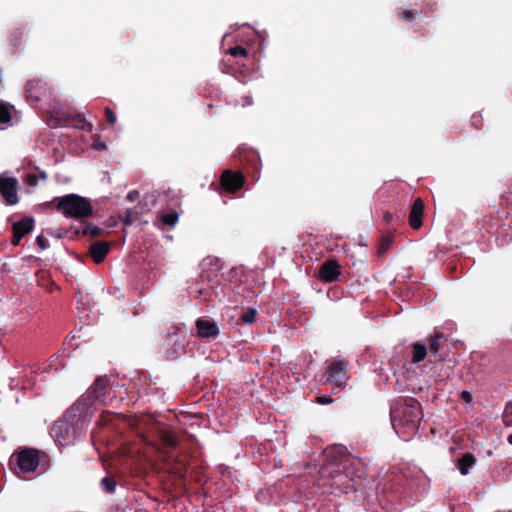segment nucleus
Wrapping results in <instances>:
<instances>
[{
  "instance_id": "nucleus-23",
  "label": "nucleus",
  "mask_w": 512,
  "mask_h": 512,
  "mask_svg": "<svg viewBox=\"0 0 512 512\" xmlns=\"http://www.w3.org/2000/svg\"><path fill=\"white\" fill-rule=\"evenodd\" d=\"M50 435L59 447L64 446V421L58 419L50 428Z\"/></svg>"
},
{
  "instance_id": "nucleus-19",
  "label": "nucleus",
  "mask_w": 512,
  "mask_h": 512,
  "mask_svg": "<svg viewBox=\"0 0 512 512\" xmlns=\"http://www.w3.org/2000/svg\"><path fill=\"white\" fill-rule=\"evenodd\" d=\"M238 161L242 166H248L252 172H258L260 168L259 155L252 150L239 151Z\"/></svg>"
},
{
  "instance_id": "nucleus-41",
  "label": "nucleus",
  "mask_w": 512,
  "mask_h": 512,
  "mask_svg": "<svg viewBox=\"0 0 512 512\" xmlns=\"http://www.w3.org/2000/svg\"><path fill=\"white\" fill-rule=\"evenodd\" d=\"M472 125L479 129L482 126V118L479 115L472 116Z\"/></svg>"
},
{
  "instance_id": "nucleus-35",
  "label": "nucleus",
  "mask_w": 512,
  "mask_h": 512,
  "mask_svg": "<svg viewBox=\"0 0 512 512\" xmlns=\"http://www.w3.org/2000/svg\"><path fill=\"white\" fill-rule=\"evenodd\" d=\"M24 181L30 186H36L38 183V176L33 173L27 174Z\"/></svg>"
},
{
  "instance_id": "nucleus-51",
  "label": "nucleus",
  "mask_w": 512,
  "mask_h": 512,
  "mask_svg": "<svg viewBox=\"0 0 512 512\" xmlns=\"http://www.w3.org/2000/svg\"><path fill=\"white\" fill-rule=\"evenodd\" d=\"M402 219H403V217H402V216H398V221H399V222H401V221H402Z\"/></svg>"
},
{
  "instance_id": "nucleus-46",
  "label": "nucleus",
  "mask_w": 512,
  "mask_h": 512,
  "mask_svg": "<svg viewBox=\"0 0 512 512\" xmlns=\"http://www.w3.org/2000/svg\"><path fill=\"white\" fill-rule=\"evenodd\" d=\"M49 289V291H53V289H57V290H60V287L58 285H56L53 281L51 282V287H47Z\"/></svg>"
},
{
  "instance_id": "nucleus-4",
  "label": "nucleus",
  "mask_w": 512,
  "mask_h": 512,
  "mask_svg": "<svg viewBox=\"0 0 512 512\" xmlns=\"http://www.w3.org/2000/svg\"><path fill=\"white\" fill-rule=\"evenodd\" d=\"M46 459L45 452L33 447L20 446L10 456L8 466L17 477L30 479Z\"/></svg>"
},
{
  "instance_id": "nucleus-43",
  "label": "nucleus",
  "mask_w": 512,
  "mask_h": 512,
  "mask_svg": "<svg viewBox=\"0 0 512 512\" xmlns=\"http://www.w3.org/2000/svg\"><path fill=\"white\" fill-rule=\"evenodd\" d=\"M92 147L97 151H102L107 148L106 144L104 142H94L92 144Z\"/></svg>"
},
{
  "instance_id": "nucleus-14",
  "label": "nucleus",
  "mask_w": 512,
  "mask_h": 512,
  "mask_svg": "<svg viewBox=\"0 0 512 512\" xmlns=\"http://www.w3.org/2000/svg\"><path fill=\"white\" fill-rule=\"evenodd\" d=\"M46 94L45 83L40 79L27 81L25 85L26 99L31 103H37Z\"/></svg>"
},
{
  "instance_id": "nucleus-37",
  "label": "nucleus",
  "mask_w": 512,
  "mask_h": 512,
  "mask_svg": "<svg viewBox=\"0 0 512 512\" xmlns=\"http://www.w3.org/2000/svg\"><path fill=\"white\" fill-rule=\"evenodd\" d=\"M36 242L41 249H45L48 247V240L42 235H39L36 238Z\"/></svg>"
},
{
  "instance_id": "nucleus-40",
  "label": "nucleus",
  "mask_w": 512,
  "mask_h": 512,
  "mask_svg": "<svg viewBox=\"0 0 512 512\" xmlns=\"http://www.w3.org/2000/svg\"><path fill=\"white\" fill-rule=\"evenodd\" d=\"M316 402L318 404H322V405H325V404H329L332 402V398L330 396H318L316 398Z\"/></svg>"
},
{
  "instance_id": "nucleus-3",
  "label": "nucleus",
  "mask_w": 512,
  "mask_h": 512,
  "mask_svg": "<svg viewBox=\"0 0 512 512\" xmlns=\"http://www.w3.org/2000/svg\"><path fill=\"white\" fill-rule=\"evenodd\" d=\"M391 423L397 434L410 436L414 434L423 418L420 402L414 397H406L402 403L391 408Z\"/></svg>"
},
{
  "instance_id": "nucleus-17",
  "label": "nucleus",
  "mask_w": 512,
  "mask_h": 512,
  "mask_svg": "<svg viewBox=\"0 0 512 512\" xmlns=\"http://www.w3.org/2000/svg\"><path fill=\"white\" fill-rule=\"evenodd\" d=\"M445 334L441 331L435 330L433 335L428 339L429 355L433 357V361H442L444 356L440 354V347L442 342H445Z\"/></svg>"
},
{
  "instance_id": "nucleus-6",
  "label": "nucleus",
  "mask_w": 512,
  "mask_h": 512,
  "mask_svg": "<svg viewBox=\"0 0 512 512\" xmlns=\"http://www.w3.org/2000/svg\"><path fill=\"white\" fill-rule=\"evenodd\" d=\"M186 333L179 325L171 324L163 332L161 348L170 359L176 358L185 352Z\"/></svg>"
},
{
  "instance_id": "nucleus-42",
  "label": "nucleus",
  "mask_w": 512,
  "mask_h": 512,
  "mask_svg": "<svg viewBox=\"0 0 512 512\" xmlns=\"http://www.w3.org/2000/svg\"><path fill=\"white\" fill-rule=\"evenodd\" d=\"M55 202L57 210L64 213V197L57 198Z\"/></svg>"
},
{
  "instance_id": "nucleus-5",
  "label": "nucleus",
  "mask_w": 512,
  "mask_h": 512,
  "mask_svg": "<svg viewBox=\"0 0 512 512\" xmlns=\"http://www.w3.org/2000/svg\"><path fill=\"white\" fill-rule=\"evenodd\" d=\"M327 457L337 461L340 468L347 474L348 479L354 486L366 474V468L361 461L348 455L342 446L333 447L327 450Z\"/></svg>"
},
{
  "instance_id": "nucleus-31",
  "label": "nucleus",
  "mask_w": 512,
  "mask_h": 512,
  "mask_svg": "<svg viewBox=\"0 0 512 512\" xmlns=\"http://www.w3.org/2000/svg\"><path fill=\"white\" fill-rule=\"evenodd\" d=\"M257 311L254 308H248L240 317V321L244 323H253L256 319Z\"/></svg>"
},
{
  "instance_id": "nucleus-15",
  "label": "nucleus",
  "mask_w": 512,
  "mask_h": 512,
  "mask_svg": "<svg viewBox=\"0 0 512 512\" xmlns=\"http://www.w3.org/2000/svg\"><path fill=\"white\" fill-rule=\"evenodd\" d=\"M340 272L341 266L337 261L327 260L319 268V279L323 282L331 283L338 279Z\"/></svg>"
},
{
  "instance_id": "nucleus-50",
  "label": "nucleus",
  "mask_w": 512,
  "mask_h": 512,
  "mask_svg": "<svg viewBox=\"0 0 512 512\" xmlns=\"http://www.w3.org/2000/svg\"><path fill=\"white\" fill-rule=\"evenodd\" d=\"M70 434V429L66 427V437H68Z\"/></svg>"
},
{
  "instance_id": "nucleus-11",
  "label": "nucleus",
  "mask_w": 512,
  "mask_h": 512,
  "mask_svg": "<svg viewBox=\"0 0 512 512\" xmlns=\"http://www.w3.org/2000/svg\"><path fill=\"white\" fill-rule=\"evenodd\" d=\"M220 184L227 193L234 194L244 186V174L241 171L227 169L220 176Z\"/></svg>"
},
{
  "instance_id": "nucleus-28",
  "label": "nucleus",
  "mask_w": 512,
  "mask_h": 512,
  "mask_svg": "<svg viewBox=\"0 0 512 512\" xmlns=\"http://www.w3.org/2000/svg\"><path fill=\"white\" fill-rule=\"evenodd\" d=\"M101 485L105 492L112 494L116 490L117 483L113 477L107 476L101 480Z\"/></svg>"
},
{
  "instance_id": "nucleus-10",
  "label": "nucleus",
  "mask_w": 512,
  "mask_h": 512,
  "mask_svg": "<svg viewBox=\"0 0 512 512\" xmlns=\"http://www.w3.org/2000/svg\"><path fill=\"white\" fill-rule=\"evenodd\" d=\"M0 195L8 206L19 202L18 180L15 177L0 176Z\"/></svg>"
},
{
  "instance_id": "nucleus-21",
  "label": "nucleus",
  "mask_w": 512,
  "mask_h": 512,
  "mask_svg": "<svg viewBox=\"0 0 512 512\" xmlns=\"http://www.w3.org/2000/svg\"><path fill=\"white\" fill-rule=\"evenodd\" d=\"M34 219L32 217H24L12 225V232L24 237L33 230Z\"/></svg>"
},
{
  "instance_id": "nucleus-26",
  "label": "nucleus",
  "mask_w": 512,
  "mask_h": 512,
  "mask_svg": "<svg viewBox=\"0 0 512 512\" xmlns=\"http://www.w3.org/2000/svg\"><path fill=\"white\" fill-rule=\"evenodd\" d=\"M158 219L160 222L168 227H174L179 219V215L177 212H169V213H162L158 216Z\"/></svg>"
},
{
  "instance_id": "nucleus-7",
  "label": "nucleus",
  "mask_w": 512,
  "mask_h": 512,
  "mask_svg": "<svg viewBox=\"0 0 512 512\" xmlns=\"http://www.w3.org/2000/svg\"><path fill=\"white\" fill-rule=\"evenodd\" d=\"M93 214L94 209L89 199L77 194H66V217L84 221Z\"/></svg>"
},
{
  "instance_id": "nucleus-36",
  "label": "nucleus",
  "mask_w": 512,
  "mask_h": 512,
  "mask_svg": "<svg viewBox=\"0 0 512 512\" xmlns=\"http://www.w3.org/2000/svg\"><path fill=\"white\" fill-rule=\"evenodd\" d=\"M125 225H132L134 222V218L132 215V211L130 209H127L125 212V218L123 220Z\"/></svg>"
},
{
  "instance_id": "nucleus-27",
  "label": "nucleus",
  "mask_w": 512,
  "mask_h": 512,
  "mask_svg": "<svg viewBox=\"0 0 512 512\" xmlns=\"http://www.w3.org/2000/svg\"><path fill=\"white\" fill-rule=\"evenodd\" d=\"M393 244V236L392 235H384L379 243L378 254H385L390 250Z\"/></svg>"
},
{
  "instance_id": "nucleus-44",
  "label": "nucleus",
  "mask_w": 512,
  "mask_h": 512,
  "mask_svg": "<svg viewBox=\"0 0 512 512\" xmlns=\"http://www.w3.org/2000/svg\"><path fill=\"white\" fill-rule=\"evenodd\" d=\"M383 219L387 224H390L394 219V215L390 212H385Z\"/></svg>"
},
{
  "instance_id": "nucleus-1",
  "label": "nucleus",
  "mask_w": 512,
  "mask_h": 512,
  "mask_svg": "<svg viewBox=\"0 0 512 512\" xmlns=\"http://www.w3.org/2000/svg\"><path fill=\"white\" fill-rule=\"evenodd\" d=\"M110 387L107 376H98L88 390L66 411V426L74 438L79 437L94 414L97 404L106 401Z\"/></svg>"
},
{
  "instance_id": "nucleus-22",
  "label": "nucleus",
  "mask_w": 512,
  "mask_h": 512,
  "mask_svg": "<svg viewBox=\"0 0 512 512\" xmlns=\"http://www.w3.org/2000/svg\"><path fill=\"white\" fill-rule=\"evenodd\" d=\"M476 457L472 453H464L457 462L458 469L462 475H467L475 465Z\"/></svg>"
},
{
  "instance_id": "nucleus-34",
  "label": "nucleus",
  "mask_w": 512,
  "mask_h": 512,
  "mask_svg": "<svg viewBox=\"0 0 512 512\" xmlns=\"http://www.w3.org/2000/svg\"><path fill=\"white\" fill-rule=\"evenodd\" d=\"M105 118L109 124H114L116 122V115L109 107L105 108Z\"/></svg>"
},
{
  "instance_id": "nucleus-47",
  "label": "nucleus",
  "mask_w": 512,
  "mask_h": 512,
  "mask_svg": "<svg viewBox=\"0 0 512 512\" xmlns=\"http://www.w3.org/2000/svg\"><path fill=\"white\" fill-rule=\"evenodd\" d=\"M16 33H17V38L15 39V41H17V39H18V38H20V36H22V35H23V31H22V30H20V29H18V30H16V31L13 33V35H14V34H16Z\"/></svg>"
},
{
  "instance_id": "nucleus-16",
  "label": "nucleus",
  "mask_w": 512,
  "mask_h": 512,
  "mask_svg": "<svg viewBox=\"0 0 512 512\" xmlns=\"http://www.w3.org/2000/svg\"><path fill=\"white\" fill-rule=\"evenodd\" d=\"M424 208H425V205H424L423 200L419 197L416 198L412 204V207H411V210H410V213L408 216L409 225L415 230L419 229L423 224L422 218L424 215Z\"/></svg>"
},
{
  "instance_id": "nucleus-32",
  "label": "nucleus",
  "mask_w": 512,
  "mask_h": 512,
  "mask_svg": "<svg viewBox=\"0 0 512 512\" xmlns=\"http://www.w3.org/2000/svg\"><path fill=\"white\" fill-rule=\"evenodd\" d=\"M228 53L233 57H246L248 52L243 46H234L228 49Z\"/></svg>"
},
{
  "instance_id": "nucleus-9",
  "label": "nucleus",
  "mask_w": 512,
  "mask_h": 512,
  "mask_svg": "<svg viewBox=\"0 0 512 512\" xmlns=\"http://www.w3.org/2000/svg\"><path fill=\"white\" fill-rule=\"evenodd\" d=\"M347 366L348 362L345 360L333 361L329 366L327 381L339 390L346 386L349 379Z\"/></svg>"
},
{
  "instance_id": "nucleus-33",
  "label": "nucleus",
  "mask_w": 512,
  "mask_h": 512,
  "mask_svg": "<svg viewBox=\"0 0 512 512\" xmlns=\"http://www.w3.org/2000/svg\"><path fill=\"white\" fill-rule=\"evenodd\" d=\"M416 12L413 10H404L399 14V18L403 21L412 22L415 20Z\"/></svg>"
},
{
  "instance_id": "nucleus-8",
  "label": "nucleus",
  "mask_w": 512,
  "mask_h": 512,
  "mask_svg": "<svg viewBox=\"0 0 512 512\" xmlns=\"http://www.w3.org/2000/svg\"><path fill=\"white\" fill-rule=\"evenodd\" d=\"M330 467L323 470V474L327 473L328 482L331 488H336L339 492L349 493L355 491L356 487L350 482L347 474L340 468L337 461H332Z\"/></svg>"
},
{
  "instance_id": "nucleus-49",
  "label": "nucleus",
  "mask_w": 512,
  "mask_h": 512,
  "mask_svg": "<svg viewBox=\"0 0 512 512\" xmlns=\"http://www.w3.org/2000/svg\"><path fill=\"white\" fill-rule=\"evenodd\" d=\"M507 441H508V443H509V444H511V445H512V434H510V435L508 436Z\"/></svg>"
},
{
  "instance_id": "nucleus-45",
  "label": "nucleus",
  "mask_w": 512,
  "mask_h": 512,
  "mask_svg": "<svg viewBox=\"0 0 512 512\" xmlns=\"http://www.w3.org/2000/svg\"><path fill=\"white\" fill-rule=\"evenodd\" d=\"M22 238H23L22 236H20L19 234L13 232V237H12V241L11 242H12L13 245L16 246V245H18L20 243Z\"/></svg>"
},
{
  "instance_id": "nucleus-20",
  "label": "nucleus",
  "mask_w": 512,
  "mask_h": 512,
  "mask_svg": "<svg viewBox=\"0 0 512 512\" xmlns=\"http://www.w3.org/2000/svg\"><path fill=\"white\" fill-rule=\"evenodd\" d=\"M196 328L197 334L201 338H212L219 334L218 326L210 320L198 319L196 321Z\"/></svg>"
},
{
  "instance_id": "nucleus-2",
  "label": "nucleus",
  "mask_w": 512,
  "mask_h": 512,
  "mask_svg": "<svg viewBox=\"0 0 512 512\" xmlns=\"http://www.w3.org/2000/svg\"><path fill=\"white\" fill-rule=\"evenodd\" d=\"M153 445L159 452L164 468L177 479L184 480L189 460L185 452L178 450L180 442L176 433L167 429H159L155 434Z\"/></svg>"
},
{
  "instance_id": "nucleus-29",
  "label": "nucleus",
  "mask_w": 512,
  "mask_h": 512,
  "mask_svg": "<svg viewBox=\"0 0 512 512\" xmlns=\"http://www.w3.org/2000/svg\"><path fill=\"white\" fill-rule=\"evenodd\" d=\"M502 421L506 427H512V400L505 405Z\"/></svg>"
},
{
  "instance_id": "nucleus-48",
  "label": "nucleus",
  "mask_w": 512,
  "mask_h": 512,
  "mask_svg": "<svg viewBox=\"0 0 512 512\" xmlns=\"http://www.w3.org/2000/svg\"><path fill=\"white\" fill-rule=\"evenodd\" d=\"M58 361V357H55V358H51L50 359V366L56 364V362Z\"/></svg>"
},
{
  "instance_id": "nucleus-30",
  "label": "nucleus",
  "mask_w": 512,
  "mask_h": 512,
  "mask_svg": "<svg viewBox=\"0 0 512 512\" xmlns=\"http://www.w3.org/2000/svg\"><path fill=\"white\" fill-rule=\"evenodd\" d=\"M11 119L12 116L9 107L4 103H0V123L7 124Z\"/></svg>"
},
{
  "instance_id": "nucleus-52",
  "label": "nucleus",
  "mask_w": 512,
  "mask_h": 512,
  "mask_svg": "<svg viewBox=\"0 0 512 512\" xmlns=\"http://www.w3.org/2000/svg\"><path fill=\"white\" fill-rule=\"evenodd\" d=\"M65 137H66V139H67V138H70L71 136H70V135H68V134L66 133V134H65Z\"/></svg>"
},
{
  "instance_id": "nucleus-18",
  "label": "nucleus",
  "mask_w": 512,
  "mask_h": 512,
  "mask_svg": "<svg viewBox=\"0 0 512 512\" xmlns=\"http://www.w3.org/2000/svg\"><path fill=\"white\" fill-rule=\"evenodd\" d=\"M110 249L111 244L109 242L96 241L90 245L89 255L96 264H99L105 260Z\"/></svg>"
},
{
  "instance_id": "nucleus-38",
  "label": "nucleus",
  "mask_w": 512,
  "mask_h": 512,
  "mask_svg": "<svg viewBox=\"0 0 512 512\" xmlns=\"http://www.w3.org/2000/svg\"><path fill=\"white\" fill-rule=\"evenodd\" d=\"M460 398H461L464 402H466V403H468V404H469V403H471V402H472V400H473V398H472V394H471L469 391H467V390H464V391H462V392H461V394H460Z\"/></svg>"
},
{
  "instance_id": "nucleus-24",
  "label": "nucleus",
  "mask_w": 512,
  "mask_h": 512,
  "mask_svg": "<svg viewBox=\"0 0 512 512\" xmlns=\"http://www.w3.org/2000/svg\"><path fill=\"white\" fill-rule=\"evenodd\" d=\"M412 362L419 363L425 359L428 355L429 351L425 344H421L419 342H415L412 344Z\"/></svg>"
},
{
  "instance_id": "nucleus-39",
  "label": "nucleus",
  "mask_w": 512,
  "mask_h": 512,
  "mask_svg": "<svg viewBox=\"0 0 512 512\" xmlns=\"http://www.w3.org/2000/svg\"><path fill=\"white\" fill-rule=\"evenodd\" d=\"M139 196L140 194L137 190H132L127 194L126 199L128 201L134 202L139 198Z\"/></svg>"
},
{
  "instance_id": "nucleus-12",
  "label": "nucleus",
  "mask_w": 512,
  "mask_h": 512,
  "mask_svg": "<svg viewBox=\"0 0 512 512\" xmlns=\"http://www.w3.org/2000/svg\"><path fill=\"white\" fill-rule=\"evenodd\" d=\"M66 128H74L86 132H90L93 124L87 121L83 114L78 113L75 109L66 106Z\"/></svg>"
},
{
  "instance_id": "nucleus-13",
  "label": "nucleus",
  "mask_w": 512,
  "mask_h": 512,
  "mask_svg": "<svg viewBox=\"0 0 512 512\" xmlns=\"http://www.w3.org/2000/svg\"><path fill=\"white\" fill-rule=\"evenodd\" d=\"M103 233L104 230L102 228L86 221H80L77 227L70 226L68 229L66 228V236L69 234L70 237L83 235L98 238L101 237Z\"/></svg>"
},
{
  "instance_id": "nucleus-25",
  "label": "nucleus",
  "mask_w": 512,
  "mask_h": 512,
  "mask_svg": "<svg viewBox=\"0 0 512 512\" xmlns=\"http://www.w3.org/2000/svg\"><path fill=\"white\" fill-rule=\"evenodd\" d=\"M48 124L51 127H62L64 125V112L61 108H53L50 111Z\"/></svg>"
}]
</instances>
